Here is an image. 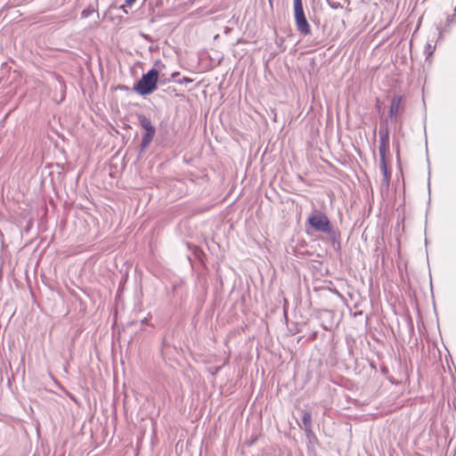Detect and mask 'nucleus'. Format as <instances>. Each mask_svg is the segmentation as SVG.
I'll return each mask as SVG.
<instances>
[{"instance_id": "f257e3e1", "label": "nucleus", "mask_w": 456, "mask_h": 456, "mask_svg": "<svg viewBox=\"0 0 456 456\" xmlns=\"http://www.w3.org/2000/svg\"><path fill=\"white\" fill-rule=\"evenodd\" d=\"M379 152L380 157L379 167L383 175L382 186L385 188L389 187L391 172L388 170L387 164V154L389 151V129L387 126L381 125L379 130Z\"/></svg>"}, {"instance_id": "f03ea898", "label": "nucleus", "mask_w": 456, "mask_h": 456, "mask_svg": "<svg viewBox=\"0 0 456 456\" xmlns=\"http://www.w3.org/2000/svg\"><path fill=\"white\" fill-rule=\"evenodd\" d=\"M306 223L315 232H323L331 237L335 236V232L331 228L328 216L318 209L313 210Z\"/></svg>"}, {"instance_id": "7ed1b4c3", "label": "nucleus", "mask_w": 456, "mask_h": 456, "mask_svg": "<svg viewBox=\"0 0 456 456\" xmlns=\"http://www.w3.org/2000/svg\"><path fill=\"white\" fill-rule=\"evenodd\" d=\"M158 79L159 71L156 69H151L142 75L141 79L134 85V90L141 95L150 94L157 88Z\"/></svg>"}, {"instance_id": "20e7f679", "label": "nucleus", "mask_w": 456, "mask_h": 456, "mask_svg": "<svg viewBox=\"0 0 456 456\" xmlns=\"http://www.w3.org/2000/svg\"><path fill=\"white\" fill-rule=\"evenodd\" d=\"M293 5L297 31L303 36L310 35L311 27L305 15L302 0H293Z\"/></svg>"}, {"instance_id": "39448f33", "label": "nucleus", "mask_w": 456, "mask_h": 456, "mask_svg": "<svg viewBox=\"0 0 456 456\" xmlns=\"http://www.w3.org/2000/svg\"><path fill=\"white\" fill-rule=\"evenodd\" d=\"M404 111L403 96L395 94L392 97L389 106V118L392 122H396Z\"/></svg>"}, {"instance_id": "423d86ee", "label": "nucleus", "mask_w": 456, "mask_h": 456, "mask_svg": "<svg viewBox=\"0 0 456 456\" xmlns=\"http://www.w3.org/2000/svg\"><path fill=\"white\" fill-rule=\"evenodd\" d=\"M138 120L141 126L145 130V133H155L156 129L152 126L151 121L146 116L141 114L138 116Z\"/></svg>"}, {"instance_id": "0eeeda50", "label": "nucleus", "mask_w": 456, "mask_h": 456, "mask_svg": "<svg viewBox=\"0 0 456 456\" xmlns=\"http://www.w3.org/2000/svg\"><path fill=\"white\" fill-rule=\"evenodd\" d=\"M305 434L307 439V447L309 450H314V445L317 443V437L313 431V428L305 430Z\"/></svg>"}, {"instance_id": "6e6552de", "label": "nucleus", "mask_w": 456, "mask_h": 456, "mask_svg": "<svg viewBox=\"0 0 456 456\" xmlns=\"http://www.w3.org/2000/svg\"><path fill=\"white\" fill-rule=\"evenodd\" d=\"M155 133H145L142 135V142H141V149L142 151L147 149L150 144L151 143L153 138H154Z\"/></svg>"}, {"instance_id": "1a4fd4ad", "label": "nucleus", "mask_w": 456, "mask_h": 456, "mask_svg": "<svg viewBox=\"0 0 456 456\" xmlns=\"http://www.w3.org/2000/svg\"><path fill=\"white\" fill-rule=\"evenodd\" d=\"M302 422L304 425V430L313 428L312 426V414L310 411H304L302 416Z\"/></svg>"}, {"instance_id": "9d476101", "label": "nucleus", "mask_w": 456, "mask_h": 456, "mask_svg": "<svg viewBox=\"0 0 456 456\" xmlns=\"http://www.w3.org/2000/svg\"><path fill=\"white\" fill-rule=\"evenodd\" d=\"M97 7H98V0H95V4H90L88 6V8L83 10L81 12V18L82 19H86L88 18L93 12H96L97 10Z\"/></svg>"}, {"instance_id": "9b49d317", "label": "nucleus", "mask_w": 456, "mask_h": 456, "mask_svg": "<svg viewBox=\"0 0 456 456\" xmlns=\"http://www.w3.org/2000/svg\"><path fill=\"white\" fill-rule=\"evenodd\" d=\"M136 0H126V4L125 5H121L120 6V9L125 12V13H127V10L126 9V6H131L134 4Z\"/></svg>"}, {"instance_id": "f8f14e48", "label": "nucleus", "mask_w": 456, "mask_h": 456, "mask_svg": "<svg viewBox=\"0 0 456 456\" xmlns=\"http://www.w3.org/2000/svg\"><path fill=\"white\" fill-rule=\"evenodd\" d=\"M435 50V46L431 45L430 44H428L425 49V53L427 54V57L430 56Z\"/></svg>"}, {"instance_id": "ddd939ff", "label": "nucleus", "mask_w": 456, "mask_h": 456, "mask_svg": "<svg viewBox=\"0 0 456 456\" xmlns=\"http://www.w3.org/2000/svg\"><path fill=\"white\" fill-rule=\"evenodd\" d=\"M176 82L180 85H183V84H189V83H191L192 82V79L189 78V77H183L182 79H178L176 80Z\"/></svg>"}, {"instance_id": "4468645a", "label": "nucleus", "mask_w": 456, "mask_h": 456, "mask_svg": "<svg viewBox=\"0 0 456 456\" xmlns=\"http://www.w3.org/2000/svg\"><path fill=\"white\" fill-rule=\"evenodd\" d=\"M178 75H179V73H178V72H174V73L172 74V78H175V76H178Z\"/></svg>"}, {"instance_id": "2eb2a0df", "label": "nucleus", "mask_w": 456, "mask_h": 456, "mask_svg": "<svg viewBox=\"0 0 456 456\" xmlns=\"http://www.w3.org/2000/svg\"><path fill=\"white\" fill-rule=\"evenodd\" d=\"M271 6H273V0H268Z\"/></svg>"}, {"instance_id": "dca6fc26", "label": "nucleus", "mask_w": 456, "mask_h": 456, "mask_svg": "<svg viewBox=\"0 0 456 456\" xmlns=\"http://www.w3.org/2000/svg\"><path fill=\"white\" fill-rule=\"evenodd\" d=\"M455 12H456V6H455Z\"/></svg>"}]
</instances>
